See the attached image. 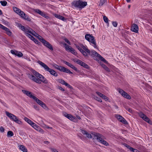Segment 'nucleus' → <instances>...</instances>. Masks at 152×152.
<instances>
[{"label":"nucleus","instance_id":"f257e3e1","mask_svg":"<svg viewBox=\"0 0 152 152\" xmlns=\"http://www.w3.org/2000/svg\"><path fill=\"white\" fill-rule=\"evenodd\" d=\"M31 72L34 75H29L28 77L35 82L41 83V82L45 84L48 83V81L42 75L34 69H32Z\"/></svg>","mask_w":152,"mask_h":152},{"label":"nucleus","instance_id":"f03ea898","mask_svg":"<svg viewBox=\"0 0 152 152\" xmlns=\"http://www.w3.org/2000/svg\"><path fill=\"white\" fill-rule=\"evenodd\" d=\"M93 135H94L93 139L96 140L100 143L105 145L106 146L108 145V143L103 140V136L101 134L95 132L92 133Z\"/></svg>","mask_w":152,"mask_h":152},{"label":"nucleus","instance_id":"7ed1b4c3","mask_svg":"<svg viewBox=\"0 0 152 152\" xmlns=\"http://www.w3.org/2000/svg\"><path fill=\"white\" fill-rule=\"evenodd\" d=\"M37 62L43 67L45 71L49 72L51 75L55 77H57L58 76V75L56 71L53 69L50 68L45 64L43 63L40 61H37Z\"/></svg>","mask_w":152,"mask_h":152},{"label":"nucleus","instance_id":"20e7f679","mask_svg":"<svg viewBox=\"0 0 152 152\" xmlns=\"http://www.w3.org/2000/svg\"><path fill=\"white\" fill-rule=\"evenodd\" d=\"M14 11L17 13L23 19L28 21H30L31 19L23 12L21 11L18 8L14 7H13Z\"/></svg>","mask_w":152,"mask_h":152},{"label":"nucleus","instance_id":"39448f33","mask_svg":"<svg viewBox=\"0 0 152 152\" xmlns=\"http://www.w3.org/2000/svg\"><path fill=\"white\" fill-rule=\"evenodd\" d=\"M72 5L76 7L82 9L87 5V2L80 0L75 1L73 2Z\"/></svg>","mask_w":152,"mask_h":152},{"label":"nucleus","instance_id":"423d86ee","mask_svg":"<svg viewBox=\"0 0 152 152\" xmlns=\"http://www.w3.org/2000/svg\"><path fill=\"white\" fill-rule=\"evenodd\" d=\"M75 45L76 48L85 57L88 56V54L86 52V50H87V46H84L83 44H75Z\"/></svg>","mask_w":152,"mask_h":152},{"label":"nucleus","instance_id":"0eeeda50","mask_svg":"<svg viewBox=\"0 0 152 152\" xmlns=\"http://www.w3.org/2000/svg\"><path fill=\"white\" fill-rule=\"evenodd\" d=\"M85 38L86 40L90 42V44L95 48L97 47L96 42L94 37L90 34H86L85 36Z\"/></svg>","mask_w":152,"mask_h":152},{"label":"nucleus","instance_id":"6e6552de","mask_svg":"<svg viewBox=\"0 0 152 152\" xmlns=\"http://www.w3.org/2000/svg\"><path fill=\"white\" fill-rule=\"evenodd\" d=\"M6 115L8 117L12 120L15 123L20 124H21V121L14 115L9 113L8 112H6Z\"/></svg>","mask_w":152,"mask_h":152},{"label":"nucleus","instance_id":"1a4fd4ad","mask_svg":"<svg viewBox=\"0 0 152 152\" xmlns=\"http://www.w3.org/2000/svg\"><path fill=\"white\" fill-rule=\"evenodd\" d=\"M53 66L56 69L59 70L61 72H63L69 74H72V73L69 69L65 68L64 66H58L55 64H54Z\"/></svg>","mask_w":152,"mask_h":152},{"label":"nucleus","instance_id":"9d476101","mask_svg":"<svg viewBox=\"0 0 152 152\" xmlns=\"http://www.w3.org/2000/svg\"><path fill=\"white\" fill-rule=\"evenodd\" d=\"M87 50H86V52L87 53H88L89 56L92 57H94V56L98 57H99V56H100V55L99 54L94 50L90 51L87 48Z\"/></svg>","mask_w":152,"mask_h":152},{"label":"nucleus","instance_id":"9b49d317","mask_svg":"<svg viewBox=\"0 0 152 152\" xmlns=\"http://www.w3.org/2000/svg\"><path fill=\"white\" fill-rule=\"evenodd\" d=\"M64 45L65 46V49L66 50L71 52L74 55H77V52L73 48H72L69 45H67L66 43H64Z\"/></svg>","mask_w":152,"mask_h":152},{"label":"nucleus","instance_id":"f8f14e48","mask_svg":"<svg viewBox=\"0 0 152 152\" xmlns=\"http://www.w3.org/2000/svg\"><path fill=\"white\" fill-rule=\"evenodd\" d=\"M139 116L145 121L147 122L150 124H152V122L143 113L140 112L139 113Z\"/></svg>","mask_w":152,"mask_h":152},{"label":"nucleus","instance_id":"ddd939ff","mask_svg":"<svg viewBox=\"0 0 152 152\" xmlns=\"http://www.w3.org/2000/svg\"><path fill=\"white\" fill-rule=\"evenodd\" d=\"M118 90L119 93L123 97L128 99H131V96L127 93L125 92L123 90L119 89H118Z\"/></svg>","mask_w":152,"mask_h":152},{"label":"nucleus","instance_id":"4468645a","mask_svg":"<svg viewBox=\"0 0 152 152\" xmlns=\"http://www.w3.org/2000/svg\"><path fill=\"white\" fill-rule=\"evenodd\" d=\"M42 42L44 45L51 50H53V48L52 45L48 42H47L44 39H42L41 40Z\"/></svg>","mask_w":152,"mask_h":152},{"label":"nucleus","instance_id":"2eb2a0df","mask_svg":"<svg viewBox=\"0 0 152 152\" xmlns=\"http://www.w3.org/2000/svg\"><path fill=\"white\" fill-rule=\"evenodd\" d=\"M39 105L41 106L42 107L44 108H45L46 107V106L45 104L42 102V101L38 99L36 97H33V99Z\"/></svg>","mask_w":152,"mask_h":152},{"label":"nucleus","instance_id":"dca6fc26","mask_svg":"<svg viewBox=\"0 0 152 152\" xmlns=\"http://www.w3.org/2000/svg\"><path fill=\"white\" fill-rule=\"evenodd\" d=\"M115 117L120 122H121L123 124H127V121L122 116L119 115H116Z\"/></svg>","mask_w":152,"mask_h":152},{"label":"nucleus","instance_id":"f3484780","mask_svg":"<svg viewBox=\"0 0 152 152\" xmlns=\"http://www.w3.org/2000/svg\"><path fill=\"white\" fill-rule=\"evenodd\" d=\"M11 52L12 54L17 56L18 57H21L23 56V54L21 52L16 50H11Z\"/></svg>","mask_w":152,"mask_h":152},{"label":"nucleus","instance_id":"a211bd4d","mask_svg":"<svg viewBox=\"0 0 152 152\" xmlns=\"http://www.w3.org/2000/svg\"><path fill=\"white\" fill-rule=\"evenodd\" d=\"M22 91L24 94L31 98L33 99V97H34V96L32 95V93L28 91L25 90H22Z\"/></svg>","mask_w":152,"mask_h":152},{"label":"nucleus","instance_id":"6ab92c4d","mask_svg":"<svg viewBox=\"0 0 152 152\" xmlns=\"http://www.w3.org/2000/svg\"><path fill=\"white\" fill-rule=\"evenodd\" d=\"M131 30L133 32L135 33H137L138 30V28L137 25L135 24H133L131 28Z\"/></svg>","mask_w":152,"mask_h":152},{"label":"nucleus","instance_id":"aec40b11","mask_svg":"<svg viewBox=\"0 0 152 152\" xmlns=\"http://www.w3.org/2000/svg\"><path fill=\"white\" fill-rule=\"evenodd\" d=\"M27 36L30 38L31 39L34 41L35 43L39 44V43H40L37 39L34 38L30 34H27Z\"/></svg>","mask_w":152,"mask_h":152},{"label":"nucleus","instance_id":"412c9836","mask_svg":"<svg viewBox=\"0 0 152 152\" xmlns=\"http://www.w3.org/2000/svg\"><path fill=\"white\" fill-rule=\"evenodd\" d=\"M81 133L84 135H85L86 137L88 138H91L92 137L91 135L89 133L84 130H81Z\"/></svg>","mask_w":152,"mask_h":152},{"label":"nucleus","instance_id":"4be33fe9","mask_svg":"<svg viewBox=\"0 0 152 152\" xmlns=\"http://www.w3.org/2000/svg\"><path fill=\"white\" fill-rule=\"evenodd\" d=\"M53 15L56 18L59 19L60 20H61L63 21H65L66 19V18H65L64 17H63V16H61L57 14H53Z\"/></svg>","mask_w":152,"mask_h":152},{"label":"nucleus","instance_id":"5701e85b","mask_svg":"<svg viewBox=\"0 0 152 152\" xmlns=\"http://www.w3.org/2000/svg\"><path fill=\"white\" fill-rule=\"evenodd\" d=\"M96 93L100 97L105 99L106 101L108 100V99L105 96L99 92H96Z\"/></svg>","mask_w":152,"mask_h":152},{"label":"nucleus","instance_id":"b1692460","mask_svg":"<svg viewBox=\"0 0 152 152\" xmlns=\"http://www.w3.org/2000/svg\"><path fill=\"white\" fill-rule=\"evenodd\" d=\"M31 126H32L34 129H35L36 130L40 131V130L41 129L36 124L34 123V122L31 124Z\"/></svg>","mask_w":152,"mask_h":152},{"label":"nucleus","instance_id":"393cba45","mask_svg":"<svg viewBox=\"0 0 152 152\" xmlns=\"http://www.w3.org/2000/svg\"><path fill=\"white\" fill-rule=\"evenodd\" d=\"M19 147V149L23 152H27V149L24 145H20Z\"/></svg>","mask_w":152,"mask_h":152},{"label":"nucleus","instance_id":"a878e982","mask_svg":"<svg viewBox=\"0 0 152 152\" xmlns=\"http://www.w3.org/2000/svg\"><path fill=\"white\" fill-rule=\"evenodd\" d=\"M34 11L35 12L39 14L42 16V15H43L44 13V12H42L41 10L39 9H35L34 10Z\"/></svg>","mask_w":152,"mask_h":152},{"label":"nucleus","instance_id":"bb28decb","mask_svg":"<svg viewBox=\"0 0 152 152\" xmlns=\"http://www.w3.org/2000/svg\"><path fill=\"white\" fill-rule=\"evenodd\" d=\"M32 29L31 28H26L25 29V30L24 31L26 34V36H27V34H29L28 33H31V31Z\"/></svg>","mask_w":152,"mask_h":152},{"label":"nucleus","instance_id":"cd10ccee","mask_svg":"<svg viewBox=\"0 0 152 152\" xmlns=\"http://www.w3.org/2000/svg\"><path fill=\"white\" fill-rule=\"evenodd\" d=\"M0 28L6 31V32L10 30L9 29L0 23Z\"/></svg>","mask_w":152,"mask_h":152},{"label":"nucleus","instance_id":"c85d7f7f","mask_svg":"<svg viewBox=\"0 0 152 152\" xmlns=\"http://www.w3.org/2000/svg\"><path fill=\"white\" fill-rule=\"evenodd\" d=\"M24 120L27 123H28L29 124L31 125L33 123L32 121H31L28 118L25 117L24 118Z\"/></svg>","mask_w":152,"mask_h":152},{"label":"nucleus","instance_id":"c756f323","mask_svg":"<svg viewBox=\"0 0 152 152\" xmlns=\"http://www.w3.org/2000/svg\"><path fill=\"white\" fill-rule=\"evenodd\" d=\"M14 134L11 131H9L7 133V136L8 137H11L13 136Z\"/></svg>","mask_w":152,"mask_h":152},{"label":"nucleus","instance_id":"7c9ffc66","mask_svg":"<svg viewBox=\"0 0 152 152\" xmlns=\"http://www.w3.org/2000/svg\"><path fill=\"white\" fill-rule=\"evenodd\" d=\"M31 34H32V35H34V36L37 37V36H39V34L36 33L35 31H33V30H32L31 33Z\"/></svg>","mask_w":152,"mask_h":152},{"label":"nucleus","instance_id":"2f4dec72","mask_svg":"<svg viewBox=\"0 0 152 152\" xmlns=\"http://www.w3.org/2000/svg\"><path fill=\"white\" fill-rule=\"evenodd\" d=\"M0 3L1 5L3 6H6L7 4V2L5 1H0Z\"/></svg>","mask_w":152,"mask_h":152},{"label":"nucleus","instance_id":"473e14b6","mask_svg":"<svg viewBox=\"0 0 152 152\" xmlns=\"http://www.w3.org/2000/svg\"><path fill=\"white\" fill-rule=\"evenodd\" d=\"M102 66L108 72L110 71L109 69L105 65L102 64Z\"/></svg>","mask_w":152,"mask_h":152},{"label":"nucleus","instance_id":"72a5a7b5","mask_svg":"<svg viewBox=\"0 0 152 152\" xmlns=\"http://www.w3.org/2000/svg\"><path fill=\"white\" fill-rule=\"evenodd\" d=\"M69 66L72 68V69H74L76 71H77V68L76 67L74 66L72 64H70Z\"/></svg>","mask_w":152,"mask_h":152},{"label":"nucleus","instance_id":"f704fd0d","mask_svg":"<svg viewBox=\"0 0 152 152\" xmlns=\"http://www.w3.org/2000/svg\"><path fill=\"white\" fill-rule=\"evenodd\" d=\"M18 26L22 30L24 31L26 29V28L23 26H22L21 24H19L18 25Z\"/></svg>","mask_w":152,"mask_h":152},{"label":"nucleus","instance_id":"c9c22d12","mask_svg":"<svg viewBox=\"0 0 152 152\" xmlns=\"http://www.w3.org/2000/svg\"><path fill=\"white\" fill-rule=\"evenodd\" d=\"M58 82L61 83L65 85L66 83L64 80L61 79H59Z\"/></svg>","mask_w":152,"mask_h":152},{"label":"nucleus","instance_id":"e433bc0d","mask_svg":"<svg viewBox=\"0 0 152 152\" xmlns=\"http://www.w3.org/2000/svg\"><path fill=\"white\" fill-rule=\"evenodd\" d=\"M105 1L104 0H100L99 4V6H102L105 3Z\"/></svg>","mask_w":152,"mask_h":152},{"label":"nucleus","instance_id":"4c0bfd02","mask_svg":"<svg viewBox=\"0 0 152 152\" xmlns=\"http://www.w3.org/2000/svg\"><path fill=\"white\" fill-rule=\"evenodd\" d=\"M67 118L71 120H73L74 119V117L73 116H72V115L70 114H69Z\"/></svg>","mask_w":152,"mask_h":152},{"label":"nucleus","instance_id":"58836bf2","mask_svg":"<svg viewBox=\"0 0 152 152\" xmlns=\"http://www.w3.org/2000/svg\"><path fill=\"white\" fill-rule=\"evenodd\" d=\"M42 16L47 19H50V18L48 15H47L45 13H44L43 15H42Z\"/></svg>","mask_w":152,"mask_h":152},{"label":"nucleus","instance_id":"ea45409f","mask_svg":"<svg viewBox=\"0 0 152 152\" xmlns=\"http://www.w3.org/2000/svg\"><path fill=\"white\" fill-rule=\"evenodd\" d=\"M80 65L86 68H87L88 66L87 65L83 62H82Z\"/></svg>","mask_w":152,"mask_h":152},{"label":"nucleus","instance_id":"a19ab883","mask_svg":"<svg viewBox=\"0 0 152 152\" xmlns=\"http://www.w3.org/2000/svg\"><path fill=\"white\" fill-rule=\"evenodd\" d=\"M103 19L105 22L107 23H108V19L105 16H104L103 17Z\"/></svg>","mask_w":152,"mask_h":152},{"label":"nucleus","instance_id":"79ce46f5","mask_svg":"<svg viewBox=\"0 0 152 152\" xmlns=\"http://www.w3.org/2000/svg\"><path fill=\"white\" fill-rule=\"evenodd\" d=\"M124 145L125 147L127 148H128L129 149L130 151L132 150V149H131V148H133L132 147H131L129 146V145H128L127 144H126L125 143H124Z\"/></svg>","mask_w":152,"mask_h":152},{"label":"nucleus","instance_id":"37998d69","mask_svg":"<svg viewBox=\"0 0 152 152\" xmlns=\"http://www.w3.org/2000/svg\"><path fill=\"white\" fill-rule=\"evenodd\" d=\"M94 98L96 100L99 102H102L101 99L97 97L96 96H94Z\"/></svg>","mask_w":152,"mask_h":152},{"label":"nucleus","instance_id":"c03bdc74","mask_svg":"<svg viewBox=\"0 0 152 152\" xmlns=\"http://www.w3.org/2000/svg\"><path fill=\"white\" fill-rule=\"evenodd\" d=\"M112 23L113 26L115 27H116L117 25V23L116 22L113 21L112 22Z\"/></svg>","mask_w":152,"mask_h":152},{"label":"nucleus","instance_id":"a18cd8bd","mask_svg":"<svg viewBox=\"0 0 152 152\" xmlns=\"http://www.w3.org/2000/svg\"><path fill=\"white\" fill-rule=\"evenodd\" d=\"M64 40L69 45H71V43L66 38H64Z\"/></svg>","mask_w":152,"mask_h":152},{"label":"nucleus","instance_id":"49530a36","mask_svg":"<svg viewBox=\"0 0 152 152\" xmlns=\"http://www.w3.org/2000/svg\"><path fill=\"white\" fill-rule=\"evenodd\" d=\"M4 129L2 126H0V131L1 132H4Z\"/></svg>","mask_w":152,"mask_h":152},{"label":"nucleus","instance_id":"de8ad7c7","mask_svg":"<svg viewBox=\"0 0 152 152\" xmlns=\"http://www.w3.org/2000/svg\"><path fill=\"white\" fill-rule=\"evenodd\" d=\"M132 149L131 151H132L133 152H139V151H138L137 150L134 149V148H131Z\"/></svg>","mask_w":152,"mask_h":152},{"label":"nucleus","instance_id":"09e8293b","mask_svg":"<svg viewBox=\"0 0 152 152\" xmlns=\"http://www.w3.org/2000/svg\"><path fill=\"white\" fill-rule=\"evenodd\" d=\"M76 63L80 65H81L82 61L80 60H78L76 61Z\"/></svg>","mask_w":152,"mask_h":152},{"label":"nucleus","instance_id":"8fccbe9b","mask_svg":"<svg viewBox=\"0 0 152 152\" xmlns=\"http://www.w3.org/2000/svg\"><path fill=\"white\" fill-rule=\"evenodd\" d=\"M39 37L37 36L36 37H37V38H38L39 40L42 42L41 40L42 39H43V38H42V37L41 36L39 35Z\"/></svg>","mask_w":152,"mask_h":152},{"label":"nucleus","instance_id":"3c124183","mask_svg":"<svg viewBox=\"0 0 152 152\" xmlns=\"http://www.w3.org/2000/svg\"><path fill=\"white\" fill-rule=\"evenodd\" d=\"M98 57L102 61H105V60L103 57H102L100 55V56H99Z\"/></svg>","mask_w":152,"mask_h":152},{"label":"nucleus","instance_id":"603ef678","mask_svg":"<svg viewBox=\"0 0 152 152\" xmlns=\"http://www.w3.org/2000/svg\"><path fill=\"white\" fill-rule=\"evenodd\" d=\"M6 34L10 36L11 35L12 32L10 31V30L6 32Z\"/></svg>","mask_w":152,"mask_h":152},{"label":"nucleus","instance_id":"864d4df0","mask_svg":"<svg viewBox=\"0 0 152 152\" xmlns=\"http://www.w3.org/2000/svg\"><path fill=\"white\" fill-rule=\"evenodd\" d=\"M64 62L66 65H67L68 66H69L70 65V64H71L70 63H69L67 62L66 61H64Z\"/></svg>","mask_w":152,"mask_h":152},{"label":"nucleus","instance_id":"5fc2aeb1","mask_svg":"<svg viewBox=\"0 0 152 152\" xmlns=\"http://www.w3.org/2000/svg\"><path fill=\"white\" fill-rule=\"evenodd\" d=\"M65 86L69 88H71V86L67 83H66V84H65Z\"/></svg>","mask_w":152,"mask_h":152},{"label":"nucleus","instance_id":"6e6d98bb","mask_svg":"<svg viewBox=\"0 0 152 152\" xmlns=\"http://www.w3.org/2000/svg\"><path fill=\"white\" fill-rule=\"evenodd\" d=\"M51 150L52 152H59L57 150H56V149H54V148H51Z\"/></svg>","mask_w":152,"mask_h":152},{"label":"nucleus","instance_id":"4d7b16f0","mask_svg":"<svg viewBox=\"0 0 152 152\" xmlns=\"http://www.w3.org/2000/svg\"><path fill=\"white\" fill-rule=\"evenodd\" d=\"M33 107L36 110H39V108L38 107H37L36 106L34 105Z\"/></svg>","mask_w":152,"mask_h":152},{"label":"nucleus","instance_id":"13d9d810","mask_svg":"<svg viewBox=\"0 0 152 152\" xmlns=\"http://www.w3.org/2000/svg\"><path fill=\"white\" fill-rule=\"evenodd\" d=\"M63 115L65 117L67 118L68 117V116L69 115V114H68L66 113H63Z\"/></svg>","mask_w":152,"mask_h":152},{"label":"nucleus","instance_id":"bf43d9fd","mask_svg":"<svg viewBox=\"0 0 152 152\" xmlns=\"http://www.w3.org/2000/svg\"><path fill=\"white\" fill-rule=\"evenodd\" d=\"M127 110L129 111L130 113H132V109L130 108H128L127 109Z\"/></svg>","mask_w":152,"mask_h":152},{"label":"nucleus","instance_id":"052dcab7","mask_svg":"<svg viewBox=\"0 0 152 152\" xmlns=\"http://www.w3.org/2000/svg\"><path fill=\"white\" fill-rule=\"evenodd\" d=\"M59 89L62 91H64V90L61 87L59 88Z\"/></svg>","mask_w":152,"mask_h":152},{"label":"nucleus","instance_id":"680f3d73","mask_svg":"<svg viewBox=\"0 0 152 152\" xmlns=\"http://www.w3.org/2000/svg\"><path fill=\"white\" fill-rule=\"evenodd\" d=\"M45 127H46V128H47V129H49V128L51 129H52V128L51 127H49L45 125Z\"/></svg>","mask_w":152,"mask_h":152},{"label":"nucleus","instance_id":"e2e57ef3","mask_svg":"<svg viewBox=\"0 0 152 152\" xmlns=\"http://www.w3.org/2000/svg\"><path fill=\"white\" fill-rule=\"evenodd\" d=\"M2 14V12L1 10H0V15Z\"/></svg>","mask_w":152,"mask_h":152},{"label":"nucleus","instance_id":"0e129e2a","mask_svg":"<svg viewBox=\"0 0 152 152\" xmlns=\"http://www.w3.org/2000/svg\"><path fill=\"white\" fill-rule=\"evenodd\" d=\"M49 142L48 141H45V144H47V143H48Z\"/></svg>","mask_w":152,"mask_h":152},{"label":"nucleus","instance_id":"69168bd1","mask_svg":"<svg viewBox=\"0 0 152 152\" xmlns=\"http://www.w3.org/2000/svg\"><path fill=\"white\" fill-rule=\"evenodd\" d=\"M127 2H129L131 0H126Z\"/></svg>","mask_w":152,"mask_h":152},{"label":"nucleus","instance_id":"338daca9","mask_svg":"<svg viewBox=\"0 0 152 152\" xmlns=\"http://www.w3.org/2000/svg\"><path fill=\"white\" fill-rule=\"evenodd\" d=\"M130 5H129L128 6L129 8L130 7Z\"/></svg>","mask_w":152,"mask_h":152}]
</instances>
